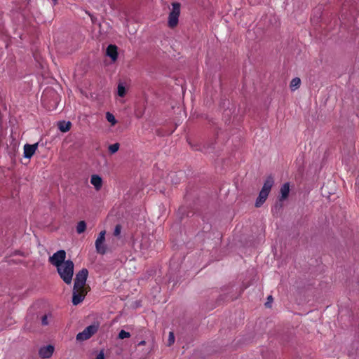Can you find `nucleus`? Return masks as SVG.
<instances>
[{
    "label": "nucleus",
    "mask_w": 359,
    "mask_h": 359,
    "mask_svg": "<svg viewBox=\"0 0 359 359\" xmlns=\"http://www.w3.org/2000/svg\"><path fill=\"white\" fill-rule=\"evenodd\" d=\"M272 297L271 296H269L268 297V301L266 302L265 305L267 307H270V304H271V302H272Z\"/></svg>",
    "instance_id": "nucleus-26"
},
{
    "label": "nucleus",
    "mask_w": 359,
    "mask_h": 359,
    "mask_svg": "<svg viewBox=\"0 0 359 359\" xmlns=\"http://www.w3.org/2000/svg\"><path fill=\"white\" fill-rule=\"evenodd\" d=\"M145 344V341H141L140 343H139V345L140 346H142V345H144Z\"/></svg>",
    "instance_id": "nucleus-28"
},
{
    "label": "nucleus",
    "mask_w": 359,
    "mask_h": 359,
    "mask_svg": "<svg viewBox=\"0 0 359 359\" xmlns=\"http://www.w3.org/2000/svg\"><path fill=\"white\" fill-rule=\"evenodd\" d=\"M72 123L69 121H60L58 123V128L60 131L63 133H66L69 131L71 128Z\"/></svg>",
    "instance_id": "nucleus-15"
},
{
    "label": "nucleus",
    "mask_w": 359,
    "mask_h": 359,
    "mask_svg": "<svg viewBox=\"0 0 359 359\" xmlns=\"http://www.w3.org/2000/svg\"><path fill=\"white\" fill-rule=\"evenodd\" d=\"M290 193V184L288 182L285 183L281 187L280 190V197L279 200L280 201H285L289 196Z\"/></svg>",
    "instance_id": "nucleus-11"
},
{
    "label": "nucleus",
    "mask_w": 359,
    "mask_h": 359,
    "mask_svg": "<svg viewBox=\"0 0 359 359\" xmlns=\"http://www.w3.org/2000/svg\"><path fill=\"white\" fill-rule=\"evenodd\" d=\"M54 351V346L52 345H48L41 347L39 349V354L42 358H49L51 357Z\"/></svg>",
    "instance_id": "nucleus-9"
},
{
    "label": "nucleus",
    "mask_w": 359,
    "mask_h": 359,
    "mask_svg": "<svg viewBox=\"0 0 359 359\" xmlns=\"http://www.w3.org/2000/svg\"><path fill=\"white\" fill-rule=\"evenodd\" d=\"M269 196V194L264 192V191H260L259 194V196L256 200V202H255V206L259 208L260 206L262 205V204L266 201V200L267 199V197Z\"/></svg>",
    "instance_id": "nucleus-14"
},
{
    "label": "nucleus",
    "mask_w": 359,
    "mask_h": 359,
    "mask_svg": "<svg viewBox=\"0 0 359 359\" xmlns=\"http://www.w3.org/2000/svg\"><path fill=\"white\" fill-rule=\"evenodd\" d=\"M105 231H102L95 241V248L97 253L104 255L106 252L107 248L104 244Z\"/></svg>",
    "instance_id": "nucleus-6"
},
{
    "label": "nucleus",
    "mask_w": 359,
    "mask_h": 359,
    "mask_svg": "<svg viewBox=\"0 0 359 359\" xmlns=\"http://www.w3.org/2000/svg\"><path fill=\"white\" fill-rule=\"evenodd\" d=\"M118 149H119V144L118 143H115V144H111L109 147V151L111 154L116 153L118 150Z\"/></svg>",
    "instance_id": "nucleus-20"
},
{
    "label": "nucleus",
    "mask_w": 359,
    "mask_h": 359,
    "mask_svg": "<svg viewBox=\"0 0 359 359\" xmlns=\"http://www.w3.org/2000/svg\"><path fill=\"white\" fill-rule=\"evenodd\" d=\"M273 184H274L273 177L272 176H269L266 179L261 191H264L269 194L271 189L273 186Z\"/></svg>",
    "instance_id": "nucleus-12"
},
{
    "label": "nucleus",
    "mask_w": 359,
    "mask_h": 359,
    "mask_svg": "<svg viewBox=\"0 0 359 359\" xmlns=\"http://www.w3.org/2000/svg\"><path fill=\"white\" fill-rule=\"evenodd\" d=\"M172 9L168 16V26L171 28L177 26L180 13V4L179 3H172Z\"/></svg>",
    "instance_id": "nucleus-2"
},
{
    "label": "nucleus",
    "mask_w": 359,
    "mask_h": 359,
    "mask_svg": "<svg viewBox=\"0 0 359 359\" xmlns=\"http://www.w3.org/2000/svg\"><path fill=\"white\" fill-rule=\"evenodd\" d=\"M130 337V334L128 332H126L123 330H121L118 333V338L121 339H123L126 338H129Z\"/></svg>",
    "instance_id": "nucleus-21"
},
{
    "label": "nucleus",
    "mask_w": 359,
    "mask_h": 359,
    "mask_svg": "<svg viewBox=\"0 0 359 359\" xmlns=\"http://www.w3.org/2000/svg\"><path fill=\"white\" fill-rule=\"evenodd\" d=\"M88 271L86 269H82L76 274V278L74 280V287L75 290L77 289H83L84 290V286L86 285V282L88 278Z\"/></svg>",
    "instance_id": "nucleus-3"
},
{
    "label": "nucleus",
    "mask_w": 359,
    "mask_h": 359,
    "mask_svg": "<svg viewBox=\"0 0 359 359\" xmlns=\"http://www.w3.org/2000/svg\"><path fill=\"white\" fill-rule=\"evenodd\" d=\"M355 187H358V190H359V179H357V180L355 182Z\"/></svg>",
    "instance_id": "nucleus-27"
},
{
    "label": "nucleus",
    "mask_w": 359,
    "mask_h": 359,
    "mask_svg": "<svg viewBox=\"0 0 359 359\" xmlns=\"http://www.w3.org/2000/svg\"><path fill=\"white\" fill-rule=\"evenodd\" d=\"M48 316L44 315L41 318V323L43 325H48L49 324V321L48 320Z\"/></svg>",
    "instance_id": "nucleus-24"
},
{
    "label": "nucleus",
    "mask_w": 359,
    "mask_h": 359,
    "mask_svg": "<svg viewBox=\"0 0 359 359\" xmlns=\"http://www.w3.org/2000/svg\"><path fill=\"white\" fill-rule=\"evenodd\" d=\"M86 229V224L84 221H81L78 223L76 226V231L78 233H82Z\"/></svg>",
    "instance_id": "nucleus-18"
},
{
    "label": "nucleus",
    "mask_w": 359,
    "mask_h": 359,
    "mask_svg": "<svg viewBox=\"0 0 359 359\" xmlns=\"http://www.w3.org/2000/svg\"><path fill=\"white\" fill-rule=\"evenodd\" d=\"M66 252L60 250L55 252L51 257H49V262L51 264L56 268L63 264L66 261Z\"/></svg>",
    "instance_id": "nucleus-5"
},
{
    "label": "nucleus",
    "mask_w": 359,
    "mask_h": 359,
    "mask_svg": "<svg viewBox=\"0 0 359 359\" xmlns=\"http://www.w3.org/2000/svg\"><path fill=\"white\" fill-rule=\"evenodd\" d=\"M95 359H104V351H101L96 356V358Z\"/></svg>",
    "instance_id": "nucleus-25"
},
{
    "label": "nucleus",
    "mask_w": 359,
    "mask_h": 359,
    "mask_svg": "<svg viewBox=\"0 0 359 359\" xmlns=\"http://www.w3.org/2000/svg\"><path fill=\"white\" fill-rule=\"evenodd\" d=\"M74 264L71 260H66V262L57 268V271L66 284H70L72 280L74 275Z\"/></svg>",
    "instance_id": "nucleus-1"
},
{
    "label": "nucleus",
    "mask_w": 359,
    "mask_h": 359,
    "mask_svg": "<svg viewBox=\"0 0 359 359\" xmlns=\"http://www.w3.org/2000/svg\"><path fill=\"white\" fill-rule=\"evenodd\" d=\"M121 231V226L120 224H117L115 226V229H114V235L115 236H118L120 235Z\"/></svg>",
    "instance_id": "nucleus-23"
},
{
    "label": "nucleus",
    "mask_w": 359,
    "mask_h": 359,
    "mask_svg": "<svg viewBox=\"0 0 359 359\" xmlns=\"http://www.w3.org/2000/svg\"><path fill=\"white\" fill-rule=\"evenodd\" d=\"M90 183L97 191H99L102 186V180L98 175H93L90 178Z\"/></svg>",
    "instance_id": "nucleus-13"
},
{
    "label": "nucleus",
    "mask_w": 359,
    "mask_h": 359,
    "mask_svg": "<svg viewBox=\"0 0 359 359\" xmlns=\"http://www.w3.org/2000/svg\"><path fill=\"white\" fill-rule=\"evenodd\" d=\"M106 118L112 126H114L116 123V120L114 116L110 112H107Z\"/></svg>",
    "instance_id": "nucleus-19"
},
{
    "label": "nucleus",
    "mask_w": 359,
    "mask_h": 359,
    "mask_svg": "<svg viewBox=\"0 0 359 359\" xmlns=\"http://www.w3.org/2000/svg\"><path fill=\"white\" fill-rule=\"evenodd\" d=\"M98 330V325H90L86 327L82 332H79L76 335L77 341H85L90 339L94 334L97 332Z\"/></svg>",
    "instance_id": "nucleus-4"
},
{
    "label": "nucleus",
    "mask_w": 359,
    "mask_h": 359,
    "mask_svg": "<svg viewBox=\"0 0 359 359\" xmlns=\"http://www.w3.org/2000/svg\"><path fill=\"white\" fill-rule=\"evenodd\" d=\"M301 84V79L298 77H295L292 79L290 82V87L291 88V90L294 91L297 88H299Z\"/></svg>",
    "instance_id": "nucleus-16"
},
{
    "label": "nucleus",
    "mask_w": 359,
    "mask_h": 359,
    "mask_svg": "<svg viewBox=\"0 0 359 359\" xmlns=\"http://www.w3.org/2000/svg\"><path fill=\"white\" fill-rule=\"evenodd\" d=\"M106 55L109 57L113 62H115L118 57L117 47L115 45H109L106 50Z\"/></svg>",
    "instance_id": "nucleus-10"
},
{
    "label": "nucleus",
    "mask_w": 359,
    "mask_h": 359,
    "mask_svg": "<svg viewBox=\"0 0 359 359\" xmlns=\"http://www.w3.org/2000/svg\"><path fill=\"white\" fill-rule=\"evenodd\" d=\"M39 143L33 144H26L24 146V157L26 158H30L38 148Z\"/></svg>",
    "instance_id": "nucleus-8"
},
{
    "label": "nucleus",
    "mask_w": 359,
    "mask_h": 359,
    "mask_svg": "<svg viewBox=\"0 0 359 359\" xmlns=\"http://www.w3.org/2000/svg\"><path fill=\"white\" fill-rule=\"evenodd\" d=\"M175 342V336L172 332H169L168 346H171Z\"/></svg>",
    "instance_id": "nucleus-22"
},
{
    "label": "nucleus",
    "mask_w": 359,
    "mask_h": 359,
    "mask_svg": "<svg viewBox=\"0 0 359 359\" xmlns=\"http://www.w3.org/2000/svg\"><path fill=\"white\" fill-rule=\"evenodd\" d=\"M87 292L86 291V289H77L75 290L74 288L73 290V297H72V304L74 305H78L80 304L85 297L86 294Z\"/></svg>",
    "instance_id": "nucleus-7"
},
{
    "label": "nucleus",
    "mask_w": 359,
    "mask_h": 359,
    "mask_svg": "<svg viewBox=\"0 0 359 359\" xmlns=\"http://www.w3.org/2000/svg\"><path fill=\"white\" fill-rule=\"evenodd\" d=\"M117 94L120 97H124L126 94V89L122 83H118L117 86Z\"/></svg>",
    "instance_id": "nucleus-17"
}]
</instances>
